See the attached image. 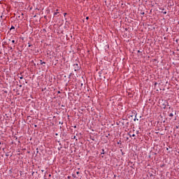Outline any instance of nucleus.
<instances>
[{
	"mask_svg": "<svg viewBox=\"0 0 179 179\" xmlns=\"http://www.w3.org/2000/svg\"><path fill=\"white\" fill-rule=\"evenodd\" d=\"M73 69H74L75 71H79V69H80V66H79V64H74Z\"/></svg>",
	"mask_w": 179,
	"mask_h": 179,
	"instance_id": "f257e3e1",
	"label": "nucleus"
},
{
	"mask_svg": "<svg viewBox=\"0 0 179 179\" xmlns=\"http://www.w3.org/2000/svg\"><path fill=\"white\" fill-rule=\"evenodd\" d=\"M40 64H41V65H44V64H45V62H43V60H41Z\"/></svg>",
	"mask_w": 179,
	"mask_h": 179,
	"instance_id": "f03ea898",
	"label": "nucleus"
},
{
	"mask_svg": "<svg viewBox=\"0 0 179 179\" xmlns=\"http://www.w3.org/2000/svg\"><path fill=\"white\" fill-rule=\"evenodd\" d=\"M106 152H104V149H102V152H101V155H104Z\"/></svg>",
	"mask_w": 179,
	"mask_h": 179,
	"instance_id": "7ed1b4c3",
	"label": "nucleus"
},
{
	"mask_svg": "<svg viewBox=\"0 0 179 179\" xmlns=\"http://www.w3.org/2000/svg\"><path fill=\"white\" fill-rule=\"evenodd\" d=\"M162 13H164V15H166L167 14V11H162Z\"/></svg>",
	"mask_w": 179,
	"mask_h": 179,
	"instance_id": "20e7f679",
	"label": "nucleus"
},
{
	"mask_svg": "<svg viewBox=\"0 0 179 179\" xmlns=\"http://www.w3.org/2000/svg\"><path fill=\"white\" fill-rule=\"evenodd\" d=\"M58 13H59V12H55V13H54V15L55 16H57V15H58Z\"/></svg>",
	"mask_w": 179,
	"mask_h": 179,
	"instance_id": "39448f33",
	"label": "nucleus"
},
{
	"mask_svg": "<svg viewBox=\"0 0 179 179\" xmlns=\"http://www.w3.org/2000/svg\"><path fill=\"white\" fill-rule=\"evenodd\" d=\"M173 116H174V115L173 113L169 114V117H173Z\"/></svg>",
	"mask_w": 179,
	"mask_h": 179,
	"instance_id": "423d86ee",
	"label": "nucleus"
},
{
	"mask_svg": "<svg viewBox=\"0 0 179 179\" xmlns=\"http://www.w3.org/2000/svg\"><path fill=\"white\" fill-rule=\"evenodd\" d=\"M13 29H15V27H14L13 26H12V27H10V30H13Z\"/></svg>",
	"mask_w": 179,
	"mask_h": 179,
	"instance_id": "0eeeda50",
	"label": "nucleus"
},
{
	"mask_svg": "<svg viewBox=\"0 0 179 179\" xmlns=\"http://www.w3.org/2000/svg\"><path fill=\"white\" fill-rule=\"evenodd\" d=\"M137 52H138V54H139V53L142 54V51H141V50H138Z\"/></svg>",
	"mask_w": 179,
	"mask_h": 179,
	"instance_id": "6e6552de",
	"label": "nucleus"
},
{
	"mask_svg": "<svg viewBox=\"0 0 179 179\" xmlns=\"http://www.w3.org/2000/svg\"><path fill=\"white\" fill-rule=\"evenodd\" d=\"M11 43H13V44H15V40H13Z\"/></svg>",
	"mask_w": 179,
	"mask_h": 179,
	"instance_id": "1a4fd4ad",
	"label": "nucleus"
},
{
	"mask_svg": "<svg viewBox=\"0 0 179 179\" xmlns=\"http://www.w3.org/2000/svg\"><path fill=\"white\" fill-rule=\"evenodd\" d=\"M64 16H66V13H64Z\"/></svg>",
	"mask_w": 179,
	"mask_h": 179,
	"instance_id": "9d476101",
	"label": "nucleus"
},
{
	"mask_svg": "<svg viewBox=\"0 0 179 179\" xmlns=\"http://www.w3.org/2000/svg\"><path fill=\"white\" fill-rule=\"evenodd\" d=\"M86 20H89V17H86Z\"/></svg>",
	"mask_w": 179,
	"mask_h": 179,
	"instance_id": "9b49d317",
	"label": "nucleus"
},
{
	"mask_svg": "<svg viewBox=\"0 0 179 179\" xmlns=\"http://www.w3.org/2000/svg\"><path fill=\"white\" fill-rule=\"evenodd\" d=\"M28 44H29L28 47H31V45H30V43H28Z\"/></svg>",
	"mask_w": 179,
	"mask_h": 179,
	"instance_id": "f8f14e48",
	"label": "nucleus"
},
{
	"mask_svg": "<svg viewBox=\"0 0 179 179\" xmlns=\"http://www.w3.org/2000/svg\"><path fill=\"white\" fill-rule=\"evenodd\" d=\"M20 79H23V76L20 77Z\"/></svg>",
	"mask_w": 179,
	"mask_h": 179,
	"instance_id": "ddd939ff",
	"label": "nucleus"
},
{
	"mask_svg": "<svg viewBox=\"0 0 179 179\" xmlns=\"http://www.w3.org/2000/svg\"><path fill=\"white\" fill-rule=\"evenodd\" d=\"M10 50H13L12 47H9Z\"/></svg>",
	"mask_w": 179,
	"mask_h": 179,
	"instance_id": "4468645a",
	"label": "nucleus"
},
{
	"mask_svg": "<svg viewBox=\"0 0 179 179\" xmlns=\"http://www.w3.org/2000/svg\"><path fill=\"white\" fill-rule=\"evenodd\" d=\"M135 136V134H132V136Z\"/></svg>",
	"mask_w": 179,
	"mask_h": 179,
	"instance_id": "2eb2a0df",
	"label": "nucleus"
},
{
	"mask_svg": "<svg viewBox=\"0 0 179 179\" xmlns=\"http://www.w3.org/2000/svg\"><path fill=\"white\" fill-rule=\"evenodd\" d=\"M0 145H1V141H0Z\"/></svg>",
	"mask_w": 179,
	"mask_h": 179,
	"instance_id": "dca6fc26",
	"label": "nucleus"
}]
</instances>
